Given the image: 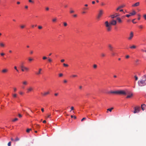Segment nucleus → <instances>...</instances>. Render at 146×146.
<instances>
[{
  "mask_svg": "<svg viewBox=\"0 0 146 146\" xmlns=\"http://www.w3.org/2000/svg\"><path fill=\"white\" fill-rule=\"evenodd\" d=\"M117 21L115 20H113L111 21L109 23L108 21L105 22V26L107 27V29L108 31H110L111 29V25H115L116 24Z\"/></svg>",
  "mask_w": 146,
  "mask_h": 146,
  "instance_id": "1",
  "label": "nucleus"
},
{
  "mask_svg": "<svg viewBox=\"0 0 146 146\" xmlns=\"http://www.w3.org/2000/svg\"><path fill=\"white\" fill-rule=\"evenodd\" d=\"M109 94H113L117 95H126L127 94V90H118L115 91H111Z\"/></svg>",
  "mask_w": 146,
  "mask_h": 146,
  "instance_id": "2",
  "label": "nucleus"
},
{
  "mask_svg": "<svg viewBox=\"0 0 146 146\" xmlns=\"http://www.w3.org/2000/svg\"><path fill=\"white\" fill-rule=\"evenodd\" d=\"M138 84L140 87L146 85V75L143 76L138 81Z\"/></svg>",
  "mask_w": 146,
  "mask_h": 146,
  "instance_id": "3",
  "label": "nucleus"
},
{
  "mask_svg": "<svg viewBox=\"0 0 146 146\" xmlns=\"http://www.w3.org/2000/svg\"><path fill=\"white\" fill-rule=\"evenodd\" d=\"M140 108L139 107H136L134 108V111H133V113H138L140 111Z\"/></svg>",
  "mask_w": 146,
  "mask_h": 146,
  "instance_id": "4",
  "label": "nucleus"
},
{
  "mask_svg": "<svg viewBox=\"0 0 146 146\" xmlns=\"http://www.w3.org/2000/svg\"><path fill=\"white\" fill-rule=\"evenodd\" d=\"M103 11L102 10H101L99 11V13L98 14L97 18L98 19H99L101 17L103 14Z\"/></svg>",
  "mask_w": 146,
  "mask_h": 146,
  "instance_id": "5",
  "label": "nucleus"
},
{
  "mask_svg": "<svg viewBox=\"0 0 146 146\" xmlns=\"http://www.w3.org/2000/svg\"><path fill=\"white\" fill-rule=\"evenodd\" d=\"M133 36V33L132 31H131L129 35V36L128 38V39L130 40L132 39Z\"/></svg>",
  "mask_w": 146,
  "mask_h": 146,
  "instance_id": "6",
  "label": "nucleus"
},
{
  "mask_svg": "<svg viewBox=\"0 0 146 146\" xmlns=\"http://www.w3.org/2000/svg\"><path fill=\"white\" fill-rule=\"evenodd\" d=\"M33 90V88L32 86H29L27 89V93H29L30 92H32Z\"/></svg>",
  "mask_w": 146,
  "mask_h": 146,
  "instance_id": "7",
  "label": "nucleus"
},
{
  "mask_svg": "<svg viewBox=\"0 0 146 146\" xmlns=\"http://www.w3.org/2000/svg\"><path fill=\"white\" fill-rule=\"evenodd\" d=\"M127 93L128 94L126 97L127 98H131L133 96V93L131 92H127Z\"/></svg>",
  "mask_w": 146,
  "mask_h": 146,
  "instance_id": "8",
  "label": "nucleus"
},
{
  "mask_svg": "<svg viewBox=\"0 0 146 146\" xmlns=\"http://www.w3.org/2000/svg\"><path fill=\"white\" fill-rule=\"evenodd\" d=\"M42 71V69L41 68H39L37 72H35V74L37 75H39L41 74V72Z\"/></svg>",
  "mask_w": 146,
  "mask_h": 146,
  "instance_id": "9",
  "label": "nucleus"
},
{
  "mask_svg": "<svg viewBox=\"0 0 146 146\" xmlns=\"http://www.w3.org/2000/svg\"><path fill=\"white\" fill-rule=\"evenodd\" d=\"M116 19L119 23H121L123 22V21L121 20V18L119 17H117Z\"/></svg>",
  "mask_w": 146,
  "mask_h": 146,
  "instance_id": "10",
  "label": "nucleus"
},
{
  "mask_svg": "<svg viewBox=\"0 0 146 146\" xmlns=\"http://www.w3.org/2000/svg\"><path fill=\"white\" fill-rule=\"evenodd\" d=\"M50 93V92L49 91H48L46 92H44L43 93H41V94L43 96H46V95L49 94Z\"/></svg>",
  "mask_w": 146,
  "mask_h": 146,
  "instance_id": "11",
  "label": "nucleus"
},
{
  "mask_svg": "<svg viewBox=\"0 0 146 146\" xmlns=\"http://www.w3.org/2000/svg\"><path fill=\"white\" fill-rule=\"evenodd\" d=\"M141 108L142 110L143 111H144V110L146 108V106L144 104H142L141 105Z\"/></svg>",
  "mask_w": 146,
  "mask_h": 146,
  "instance_id": "12",
  "label": "nucleus"
},
{
  "mask_svg": "<svg viewBox=\"0 0 146 146\" xmlns=\"http://www.w3.org/2000/svg\"><path fill=\"white\" fill-rule=\"evenodd\" d=\"M140 3L139 2H137L135 3V4L132 5L133 7H136L138 6L139 5Z\"/></svg>",
  "mask_w": 146,
  "mask_h": 146,
  "instance_id": "13",
  "label": "nucleus"
},
{
  "mask_svg": "<svg viewBox=\"0 0 146 146\" xmlns=\"http://www.w3.org/2000/svg\"><path fill=\"white\" fill-rule=\"evenodd\" d=\"M108 47L109 48L110 50L111 51H112L113 48L111 45L110 44H108Z\"/></svg>",
  "mask_w": 146,
  "mask_h": 146,
  "instance_id": "14",
  "label": "nucleus"
},
{
  "mask_svg": "<svg viewBox=\"0 0 146 146\" xmlns=\"http://www.w3.org/2000/svg\"><path fill=\"white\" fill-rule=\"evenodd\" d=\"M8 69H7L5 68V69H3L2 70V72L3 73H7L8 72Z\"/></svg>",
  "mask_w": 146,
  "mask_h": 146,
  "instance_id": "15",
  "label": "nucleus"
},
{
  "mask_svg": "<svg viewBox=\"0 0 146 146\" xmlns=\"http://www.w3.org/2000/svg\"><path fill=\"white\" fill-rule=\"evenodd\" d=\"M125 6V5H121V6H119L117 9H116V10L117 11H118V10L119 9H121V8H123Z\"/></svg>",
  "mask_w": 146,
  "mask_h": 146,
  "instance_id": "16",
  "label": "nucleus"
},
{
  "mask_svg": "<svg viewBox=\"0 0 146 146\" xmlns=\"http://www.w3.org/2000/svg\"><path fill=\"white\" fill-rule=\"evenodd\" d=\"M135 14H136V12L134 10L131 13H130V14L131 15H134Z\"/></svg>",
  "mask_w": 146,
  "mask_h": 146,
  "instance_id": "17",
  "label": "nucleus"
},
{
  "mask_svg": "<svg viewBox=\"0 0 146 146\" xmlns=\"http://www.w3.org/2000/svg\"><path fill=\"white\" fill-rule=\"evenodd\" d=\"M111 55L113 56H114L115 55H117V54L116 53H115L113 52H111Z\"/></svg>",
  "mask_w": 146,
  "mask_h": 146,
  "instance_id": "18",
  "label": "nucleus"
},
{
  "mask_svg": "<svg viewBox=\"0 0 146 146\" xmlns=\"http://www.w3.org/2000/svg\"><path fill=\"white\" fill-rule=\"evenodd\" d=\"M0 46L1 47H4L5 46V44L3 42H1L0 43Z\"/></svg>",
  "mask_w": 146,
  "mask_h": 146,
  "instance_id": "19",
  "label": "nucleus"
},
{
  "mask_svg": "<svg viewBox=\"0 0 146 146\" xmlns=\"http://www.w3.org/2000/svg\"><path fill=\"white\" fill-rule=\"evenodd\" d=\"M28 59V60L30 62H31V61H32L33 60V58H32L31 57L29 58Z\"/></svg>",
  "mask_w": 146,
  "mask_h": 146,
  "instance_id": "20",
  "label": "nucleus"
},
{
  "mask_svg": "<svg viewBox=\"0 0 146 146\" xmlns=\"http://www.w3.org/2000/svg\"><path fill=\"white\" fill-rule=\"evenodd\" d=\"M113 108H109V109H108L107 110L108 111H110V112H111V111H112V110H113Z\"/></svg>",
  "mask_w": 146,
  "mask_h": 146,
  "instance_id": "21",
  "label": "nucleus"
},
{
  "mask_svg": "<svg viewBox=\"0 0 146 146\" xmlns=\"http://www.w3.org/2000/svg\"><path fill=\"white\" fill-rule=\"evenodd\" d=\"M23 83L24 85H26L27 84V81H25L23 82Z\"/></svg>",
  "mask_w": 146,
  "mask_h": 146,
  "instance_id": "22",
  "label": "nucleus"
},
{
  "mask_svg": "<svg viewBox=\"0 0 146 146\" xmlns=\"http://www.w3.org/2000/svg\"><path fill=\"white\" fill-rule=\"evenodd\" d=\"M136 48V46L135 45H133L130 47L131 49H135Z\"/></svg>",
  "mask_w": 146,
  "mask_h": 146,
  "instance_id": "23",
  "label": "nucleus"
},
{
  "mask_svg": "<svg viewBox=\"0 0 146 146\" xmlns=\"http://www.w3.org/2000/svg\"><path fill=\"white\" fill-rule=\"evenodd\" d=\"M72 77L73 78L76 77H78V76L76 74H74L72 75Z\"/></svg>",
  "mask_w": 146,
  "mask_h": 146,
  "instance_id": "24",
  "label": "nucleus"
},
{
  "mask_svg": "<svg viewBox=\"0 0 146 146\" xmlns=\"http://www.w3.org/2000/svg\"><path fill=\"white\" fill-rule=\"evenodd\" d=\"M24 69L25 70H26L27 71H28L29 70V68H28L25 66V67Z\"/></svg>",
  "mask_w": 146,
  "mask_h": 146,
  "instance_id": "25",
  "label": "nucleus"
},
{
  "mask_svg": "<svg viewBox=\"0 0 146 146\" xmlns=\"http://www.w3.org/2000/svg\"><path fill=\"white\" fill-rule=\"evenodd\" d=\"M14 69L16 70V71L17 72H19V70L17 69V67L16 66H15L14 67Z\"/></svg>",
  "mask_w": 146,
  "mask_h": 146,
  "instance_id": "26",
  "label": "nucleus"
},
{
  "mask_svg": "<svg viewBox=\"0 0 146 146\" xmlns=\"http://www.w3.org/2000/svg\"><path fill=\"white\" fill-rule=\"evenodd\" d=\"M19 140V139L18 137H17L15 139V141H17Z\"/></svg>",
  "mask_w": 146,
  "mask_h": 146,
  "instance_id": "27",
  "label": "nucleus"
},
{
  "mask_svg": "<svg viewBox=\"0 0 146 146\" xmlns=\"http://www.w3.org/2000/svg\"><path fill=\"white\" fill-rule=\"evenodd\" d=\"M31 129H28L26 131L27 133H29L30 131L31 130Z\"/></svg>",
  "mask_w": 146,
  "mask_h": 146,
  "instance_id": "28",
  "label": "nucleus"
},
{
  "mask_svg": "<svg viewBox=\"0 0 146 146\" xmlns=\"http://www.w3.org/2000/svg\"><path fill=\"white\" fill-rule=\"evenodd\" d=\"M57 19L56 18H55L52 20V21L53 22H55L56 21Z\"/></svg>",
  "mask_w": 146,
  "mask_h": 146,
  "instance_id": "29",
  "label": "nucleus"
},
{
  "mask_svg": "<svg viewBox=\"0 0 146 146\" xmlns=\"http://www.w3.org/2000/svg\"><path fill=\"white\" fill-rule=\"evenodd\" d=\"M101 55L102 57H104L105 56V54L104 53H102L101 54Z\"/></svg>",
  "mask_w": 146,
  "mask_h": 146,
  "instance_id": "30",
  "label": "nucleus"
},
{
  "mask_svg": "<svg viewBox=\"0 0 146 146\" xmlns=\"http://www.w3.org/2000/svg\"><path fill=\"white\" fill-rule=\"evenodd\" d=\"M65 27H66L67 25V24L66 22H64L63 23Z\"/></svg>",
  "mask_w": 146,
  "mask_h": 146,
  "instance_id": "31",
  "label": "nucleus"
},
{
  "mask_svg": "<svg viewBox=\"0 0 146 146\" xmlns=\"http://www.w3.org/2000/svg\"><path fill=\"white\" fill-rule=\"evenodd\" d=\"M13 96L14 98H15L17 97V95L16 94H13Z\"/></svg>",
  "mask_w": 146,
  "mask_h": 146,
  "instance_id": "32",
  "label": "nucleus"
},
{
  "mask_svg": "<svg viewBox=\"0 0 146 146\" xmlns=\"http://www.w3.org/2000/svg\"><path fill=\"white\" fill-rule=\"evenodd\" d=\"M74 11L73 10H71L70 11V13H74Z\"/></svg>",
  "mask_w": 146,
  "mask_h": 146,
  "instance_id": "33",
  "label": "nucleus"
},
{
  "mask_svg": "<svg viewBox=\"0 0 146 146\" xmlns=\"http://www.w3.org/2000/svg\"><path fill=\"white\" fill-rule=\"evenodd\" d=\"M63 66L65 67H68V64H66L65 63H64L63 64Z\"/></svg>",
  "mask_w": 146,
  "mask_h": 146,
  "instance_id": "34",
  "label": "nucleus"
},
{
  "mask_svg": "<svg viewBox=\"0 0 146 146\" xmlns=\"http://www.w3.org/2000/svg\"><path fill=\"white\" fill-rule=\"evenodd\" d=\"M18 120V119L17 118H15L14 119H13L12 121L13 122L15 121Z\"/></svg>",
  "mask_w": 146,
  "mask_h": 146,
  "instance_id": "35",
  "label": "nucleus"
},
{
  "mask_svg": "<svg viewBox=\"0 0 146 146\" xmlns=\"http://www.w3.org/2000/svg\"><path fill=\"white\" fill-rule=\"evenodd\" d=\"M48 60L49 62H51L52 61V59L50 58H48Z\"/></svg>",
  "mask_w": 146,
  "mask_h": 146,
  "instance_id": "36",
  "label": "nucleus"
},
{
  "mask_svg": "<svg viewBox=\"0 0 146 146\" xmlns=\"http://www.w3.org/2000/svg\"><path fill=\"white\" fill-rule=\"evenodd\" d=\"M134 77L135 78V80H138V77L136 76H135Z\"/></svg>",
  "mask_w": 146,
  "mask_h": 146,
  "instance_id": "37",
  "label": "nucleus"
},
{
  "mask_svg": "<svg viewBox=\"0 0 146 146\" xmlns=\"http://www.w3.org/2000/svg\"><path fill=\"white\" fill-rule=\"evenodd\" d=\"M93 67L94 68H96L97 67V65L96 64H94L93 65Z\"/></svg>",
  "mask_w": 146,
  "mask_h": 146,
  "instance_id": "38",
  "label": "nucleus"
},
{
  "mask_svg": "<svg viewBox=\"0 0 146 146\" xmlns=\"http://www.w3.org/2000/svg\"><path fill=\"white\" fill-rule=\"evenodd\" d=\"M115 15H111V18L113 19L115 17H115Z\"/></svg>",
  "mask_w": 146,
  "mask_h": 146,
  "instance_id": "39",
  "label": "nucleus"
},
{
  "mask_svg": "<svg viewBox=\"0 0 146 146\" xmlns=\"http://www.w3.org/2000/svg\"><path fill=\"white\" fill-rule=\"evenodd\" d=\"M35 126L37 128H39L40 127V125L38 124L35 125Z\"/></svg>",
  "mask_w": 146,
  "mask_h": 146,
  "instance_id": "40",
  "label": "nucleus"
},
{
  "mask_svg": "<svg viewBox=\"0 0 146 146\" xmlns=\"http://www.w3.org/2000/svg\"><path fill=\"white\" fill-rule=\"evenodd\" d=\"M143 17L146 20V14H145L143 15Z\"/></svg>",
  "mask_w": 146,
  "mask_h": 146,
  "instance_id": "41",
  "label": "nucleus"
},
{
  "mask_svg": "<svg viewBox=\"0 0 146 146\" xmlns=\"http://www.w3.org/2000/svg\"><path fill=\"white\" fill-rule=\"evenodd\" d=\"M119 16H120L119 14H116V15L115 16V17H117H117H118Z\"/></svg>",
  "mask_w": 146,
  "mask_h": 146,
  "instance_id": "42",
  "label": "nucleus"
},
{
  "mask_svg": "<svg viewBox=\"0 0 146 146\" xmlns=\"http://www.w3.org/2000/svg\"><path fill=\"white\" fill-rule=\"evenodd\" d=\"M139 27L140 28V29H142L143 28V25H140L139 26Z\"/></svg>",
  "mask_w": 146,
  "mask_h": 146,
  "instance_id": "43",
  "label": "nucleus"
},
{
  "mask_svg": "<svg viewBox=\"0 0 146 146\" xmlns=\"http://www.w3.org/2000/svg\"><path fill=\"white\" fill-rule=\"evenodd\" d=\"M71 118L74 117L75 119H76V116H73L72 115H71Z\"/></svg>",
  "mask_w": 146,
  "mask_h": 146,
  "instance_id": "44",
  "label": "nucleus"
},
{
  "mask_svg": "<svg viewBox=\"0 0 146 146\" xmlns=\"http://www.w3.org/2000/svg\"><path fill=\"white\" fill-rule=\"evenodd\" d=\"M47 58L46 56H43L42 58V59L44 60L46 59Z\"/></svg>",
  "mask_w": 146,
  "mask_h": 146,
  "instance_id": "45",
  "label": "nucleus"
},
{
  "mask_svg": "<svg viewBox=\"0 0 146 146\" xmlns=\"http://www.w3.org/2000/svg\"><path fill=\"white\" fill-rule=\"evenodd\" d=\"M141 51L143 52H146V50H145L143 49H142L141 50Z\"/></svg>",
  "mask_w": 146,
  "mask_h": 146,
  "instance_id": "46",
  "label": "nucleus"
},
{
  "mask_svg": "<svg viewBox=\"0 0 146 146\" xmlns=\"http://www.w3.org/2000/svg\"><path fill=\"white\" fill-rule=\"evenodd\" d=\"M8 146H11V142H9L8 143Z\"/></svg>",
  "mask_w": 146,
  "mask_h": 146,
  "instance_id": "47",
  "label": "nucleus"
},
{
  "mask_svg": "<svg viewBox=\"0 0 146 146\" xmlns=\"http://www.w3.org/2000/svg\"><path fill=\"white\" fill-rule=\"evenodd\" d=\"M50 115H51L50 114H47V118H49V117H50Z\"/></svg>",
  "mask_w": 146,
  "mask_h": 146,
  "instance_id": "48",
  "label": "nucleus"
},
{
  "mask_svg": "<svg viewBox=\"0 0 146 146\" xmlns=\"http://www.w3.org/2000/svg\"><path fill=\"white\" fill-rule=\"evenodd\" d=\"M59 76L60 77H62L63 76V74L62 73H60L59 74Z\"/></svg>",
  "mask_w": 146,
  "mask_h": 146,
  "instance_id": "49",
  "label": "nucleus"
},
{
  "mask_svg": "<svg viewBox=\"0 0 146 146\" xmlns=\"http://www.w3.org/2000/svg\"><path fill=\"white\" fill-rule=\"evenodd\" d=\"M25 27V26L24 25H21V27L22 28V29H23Z\"/></svg>",
  "mask_w": 146,
  "mask_h": 146,
  "instance_id": "50",
  "label": "nucleus"
},
{
  "mask_svg": "<svg viewBox=\"0 0 146 146\" xmlns=\"http://www.w3.org/2000/svg\"><path fill=\"white\" fill-rule=\"evenodd\" d=\"M0 54H1V55L2 56H4L5 54V53H1Z\"/></svg>",
  "mask_w": 146,
  "mask_h": 146,
  "instance_id": "51",
  "label": "nucleus"
},
{
  "mask_svg": "<svg viewBox=\"0 0 146 146\" xmlns=\"http://www.w3.org/2000/svg\"><path fill=\"white\" fill-rule=\"evenodd\" d=\"M38 29H40L42 28V27L41 26H38Z\"/></svg>",
  "mask_w": 146,
  "mask_h": 146,
  "instance_id": "52",
  "label": "nucleus"
},
{
  "mask_svg": "<svg viewBox=\"0 0 146 146\" xmlns=\"http://www.w3.org/2000/svg\"><path fill=\"white\" fill-rule=\"evenodd\" d=\"M30 54H32L33 53V50H31L30 51Z\"/></svg>",
  "mask_w": 146,
  "mask_h": 146,
  "instance_id": "53",
  "label": "nucleus"
},
{
  "mask_svg": "<svg viewBox=\"0 0 146 146\" xmlns=\"http://www.w3.org/2000/svg\"><path fill=\"white\" fill-rule=\"evenodd\" d=\"M70 109H71V110L70 111H71L72 110H73L74 109V107H73V106H72L71 108H70Z\"/></svg>",
  "mask_w": 146,
  "mask_h": 146,
  "instance_id": "54",
  "label": "nucleus"
},
{
  "mask_svg": "<svg viewBox=\"0 0 146 146\" xmlns=\"http://www.w3.org/2000/svg\"><path fill=\"white\" fill-rule=\"evenodd\" d=\"M86 119V117H84L81 120V121H82L83 120H85Z\"/></svg>",
  "mask_w": 146,
  "mask_h": 146,
  "instance_id": "55",
  "label": "nucleus"
},
{
  "mask_svg": "<svg viewBox=\"0 0 146 146\" xmlns=\"http://www.w3.org/2000/svg\"><path fill=\"white\" fill-rule=\"evenodd\" d=\"M18 116L19 117H22V115L20 114H18Z\"/></svg>",
  "mask_w": 146,
  "mask_h": 146,
  "instance_id": "56",
  "label": "nucleus"
},
{
  "mask_svg": "<svg viewBox=\"0 0 146 146\" xmlns=\"http://www.w3.org/2000/svg\"><path fill=\"white\" fill-rule=\"evenodd\" d=\"M73 16L74 17H76L77 16V14H74L73 15Z\"/></svg>",
  "mask_w": 146,
  "mask_h": 146,
  "instance_id": "57",
  "label": "nucleus"
},
{
  "mask_svg": "<svg viewBox=\"0 0 146 146\" xmlns=\"http://www.w3.org/2000/svg\"><path fill=\"white\" fill-rule=\"evenodd\" d=\"M25 66H24L23 65H21V68H25Z\"/></svg>",
  "mask_w": 146,
  "mask_h": 146,
  "instance_id": "58",
  "label": "nucleus"
},
{
  "mask_svg": "<svg viewBox=\"0 0 146 146\" xmlns=\"http://www.w3.org/2000/svg\"><path fill=\"white\" fill-rule=\"evenodd\" d=\"M131 15H126V16L127 17H129Z\"/></svg>",
  "mask_w": 146,
  "mask_h": 146,
  "instance_id": "59",
  "label": "nucleus"
},
{
  "mask_svg": "<svg viewBox=\"0 0 146 146\" xmlns=\"http://www.w3.org/2000/svg\"><path fill=\"white\" fill-rule=\"evenodd\" d=\"M135 20V19H133L132 20V22L133 23H136V22H133V21Z\"/></svg>",
  "mask_w": 146,
  "mask_h": 146,
  "instance_id": "60",
  "label": "nucleus"
},
{
  "mask_svg": "<svg viewBox=\"0 0 146 146\" xmlns=\"http://www.w3.org/2000/svg\"><path fill=\"white\" fill-rule=\"evenodd\" d=\"M88 8H87L84 7L83 9L84 10H86L88 9Z\"/></svg>",
  "mask_w": 146,
  "mask_h": 146,
  "instance_id": "61",
  "label": "nucleus"
},
{
  "mask_svg": "<svg viewBox=\"0 0 146 146\" xmlns=\"http://www.w3.org/2000/svg\"><path fill=\"white\" fill-rule=\"evenodd\" d=\"M17 90V88H14V91L15 92H16Z\"/></svg>",
  "mask_w": 146,
  "mask_h": 146,
  "instance_id": "62",
  "label": "nucleus"
},
{
  "mask_svg": "<svg viewBox=\"0 0 146 146\" xmlns=\"http://www.w3.org/2000/svg\"><path fill=\"white\" fill-rule=\"evenodd\" d=\"M49 9V8L48 7H46V11H48Z\"/></svg>",
  "mask_w": 146,
  "mask_h": 146,
  "instance_id": "63",
  "label": "nucleus"
},
{
  "mask_svg": "<svg viewBox=\"0 0 146 146\" xmlns=\"http://www.w3.org/2000/svg\"><path fill=\"white\" fill-rule=\"evenodd\" d=\"M60 61L62 62H64V60L62 59V60H61Z\"/></svg>",
  "mask_w": 146,
  "mask_h": 146,
  "instance_id": "64",
  "label": "nucleus"
}]
</instances>
